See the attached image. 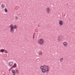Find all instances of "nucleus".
<instances>
[{
  "instance_id": "obj_1",
  "label": "nucleus",
  "mask_w": 75,
  "mask_h": 75,
  "mask_svg": "<svg viewBox=\"0 0 75 75\" xmlns=\"http://www.w3.org/2000/svg\"><path fill=\"white\" fill-rule=\"evenodd\" d=\"M10 28V31L12 33H13L14 31V30H16L17 28V26L16 25H14L13 24H11L9 25Z\"/></svg>"
},
{
  "instance_id": "obj_2",
  "label": "nucleus",
  "mask_w": 75,
  "mask_h": 75,
  "mask_svg": "<svg viewBox=\"0 0 75 75\" xmlns=\"http://www.w3.org/2000/svg\"><path fill=\"white\" fill-rule=\"evenodd\" d=\"M11 72L13 74V75H16V73L18 74L19 73V71L17 69H15V70L13 69L11 70Z\"/></svg>"
},
{
  "instance_id": "obj_3",
  "label": "nucleus",
  "mask_w": 75,
  "mask_h": 75,
  "mask_svg": "<svg viewBox=\"0 0 75 75\" xmlns=\"http://www.w3.org/2000/svg\"><path fill=\"white\" fill-rule=\"evenodd\" d=\"M38 42L39 44L42 45L44 44V42L43 39H40L38 40Z\"/></svg>"
},
{
  "instance_id": "obj_4",
  "label": "nucleus",
  "mask_w": 75,
  "mask_h": 75,
  "mask_svg": "<svg viewBox=\"0 0 75 75\" xmlns=\"http://www.w3.org/2000/svg\"><path fill=\"white\" fill-rule=\"evenodd\" d=\"M63 39V38L61 36H59L57 37V41L59 42H61Z\"/></svg>"
},
{
  "instance_id": "obj_5",
  "label": "nucleus",
  "mask_w": 75,
  "mask_h": 75,
  "mask_svg": "<svg viewBox=\"0 0 75 75\" xmlns=\"http://www.w3.org/2000/svg\"><path fill=\"white\" fill-rule=\"evenodd\" d=\"M44 69L46 71V72H48L49 71V67L47 66H44Z\"/></svg>"
},
{
  "instance_id": "obj_6",
  "label": "nucleus",
  "mask_w": 75,
  "mask_h": 75,
  "mask_svg": "<svg viewBox=\"0 0 75 75\" xmlns=\"http://www.w3.org/2000/svg\"><path fill=\"white\" fill-rule=\"evenodd\" d=\"M50 10L51 9L49 7H47L46 10L47 13L48 14H49L50 13Z\"/></svg>"
},
{
  "instance_id": "obj_7",
  "label": "nucleus",
  "mask_w": 75,
  "mask_h": 75,
  "mask_svg": "<svg viewBox=\"0 0 75 75\" xmlns=\"http://www.w3.org/2000/svg\"><path fill=\"white\" fill-rule=\"evenodd\" d=\"M59 25L62 26L63 24V22L62 20H60L59 22Z\"/></svg>"
},
{
  "instance_id": "obj_8",
  "label": "nucleus",
  "mask_w": 75,
  "mask_h": 75,
  "mask_svg": "<svg viewBox=\"0 0 75 75\" xmlns=\"http://www.w3.org/2000/svg\"><path fill=\"white\" fill-rule=\"evenodd\" d=\"M63 44L64 47H66L68 45V43L67 42L65 41L63 42Z\"/></svg>"
},
{
  "instance_id": "obj_9",
  "label": "nucleus",
  "mask_w": 75,
  "mask_h": 75,
  "mask_svg": "<svg viewBox=\"0 0 75 75\" xmlns=\"http://www.w3.org/2000/svg\"><path fill=\"white\" fill-rule=\"evenodd\" d=\"M13 64V62H11L9 63H8V65L9 67H11L12 66Z\"/></svg>"
},
{
  "instance_id": "obj_10",
  "label": "nucleus",
  "mask_w": 75,
  "mask_h": 75,
  "mask_svg": "<svg viewBox=\"0 0 75 75\" xmlns=\"http://www.w3.org/2000/svg\"><path fill=\"white\" fill-rule=\"evenodd\" d=\"M12 67L13 68V69L15 68H16L17 67L16 64V63H14L13 66Z\"/></svg>"
},
{
  "instance_id": "obj_11",
  "label": "nucleus",
  "mask_w": 75,
  "mask_h": 75,
  "mask_svg": "<svg viewBox=\"0 0 75 75\" xmlns=\"http://www.w3.org/2000/svg\"><path fill=\"white\" fill-rule=\"evenodd\" d=\"M38 54L39 55H42V52L41 51H39Z\"/></svg>"
},
{
  "instance_id": "obj_12",
  "label": "nucleus",
  "mask_w": 75,
  "mask_h": 75,
  "mask_svg": "<svg viewBox=\"0 0 75 75\" xmlns=\"http://www.w3.org/2000/svg\"><path fill=\"white\" fill-rule=\"evenodd\" d=\"M1 7L2 8H4L5 7V5L4 4H2L1 5Z\"/></svg>"
},
{
  "instance_id": "obj_13",
  "label": "nucleus",
  "mask_w": 75,
  "mask_h": 75,
  "mask_svg": "<svg viewBox=\"0 0 75 75\" xmlns=\"http://www.w3.org/2000/svg\"><path fill=\"white\" fill-rule=\"evenodd\" d=\"M4 12H5V13H7L8 12L7 9L6 8H5L4 9Z\"/></svg>"
},
{
  "instance_id": "obj_14",
  "label": "nucleus",
  "mask_w": 75,
  "mask_h": 75,
  "mask_svg": "<svg viewBox=\"0 0 75 75\" xmlns=\"http://www.w3.org/2000/svg\"><path fill=\"white\" fill-rule=\"evenodd\" d=\"M42 72L43 73H45V72H46V71L45 69H44L42 70Z\"/></svg>"
},
{
  "instance_id": "obj_15",
  "label": "nucleus",
  "mask_w": 75,
  "mask_h": 75,
  "mask_svg": "<svg viewBox=\"0 0 75 75\" xmlns=\"http://www.w3.org/2000/svg\"><path fill=\"white\" fill-rule=\"evenodd\" d=\"M4 50L3 49H1L0 50V52H1L2 53H3L4 52Z\"/></svg>"
},
{
  "instance_id": "obj_16",
  "label": "nucleus",
  "mask_w": 75,
  "mask_h": 75,
  "mask_svg": "<svg viewBox=\"0 0 75 75\" xmlns=\"http://www.w3.org/2000/svg\"><path fill=\"white\" fill-rule=\"evenodd\" d=\"M63 58H61L60 59V61L61 62H63Z\"/></svg>"
},
{
  "instance_id": "obj_17",
  "label": "nucleus",
  "mask_w": 75,
  "mask_h": 75,
  "mask_svg": "<svg viewBox=\"0 0 75 75\" xmlns=\"http://www.w3.org/2000/svg\"><path fill=\"white\" fill-rule=\"evenodd\" d=\"M4 52L5 53L8 54V51L7 50H4Z\"/></svg>"
},
{
  "instance_id": "obj_18",
  "label": "nucleus",
  "mask_w": 75,
  "mask_h": 75,
  "mask_svg": "<svg viewBox=\"0 0 75 75\" xmlns=\"http://www.w3.org/2000/svg\"><path fill=\"white\" fill-rule=\"evenodd\" d=\"M44 68V69H43ZM41 69L42 70L44 69V66H41L40 67Z\"/></svg>"
},
{
  "instance_id": "obj_19",
  "label": "nucleus",
  "mask_w": 75,
  "mask_h": 75,
  "mask_svg": "<svg viewBox=\"0 0 75 75\" xmlns=\"http://www.w3.org/2000/svg\"><path fill=\"white\" fill-rule=\"evenodd\" d=\"M15 18L16 20H18V17L17 16H16Z\"/></svg>"
},
{
  "instance_id": "obj_20",
  "label": "nucleus",
  "mask_w": 75,
  "mask_h": 75,
  "mask_svg": "<svg viewBox=\"0 0 75 75\" xmlns=\"http://www.w3.org/2000/svg\"><path fill=\"white\" fill-rule=\"evenodd\" d=\"M12 69H13V68L12 67H11V68L10 69H9V71H10Z\"/></svg>"
},
{
  "instance_id": "obj_21",
  "label": "nucleus",
  "mask_w": 75,
  "mask_h": 75,
  "mask_svg": "<svg viewBox=\"0 0 75 75\" xmlns=\"http://www.w3.org/2000/svg\"><path fill=\"white\" fill-rule=\"evenodd\" d=\"M34 34H33V39H34Z\"/></svg>"
}]
</instances>
